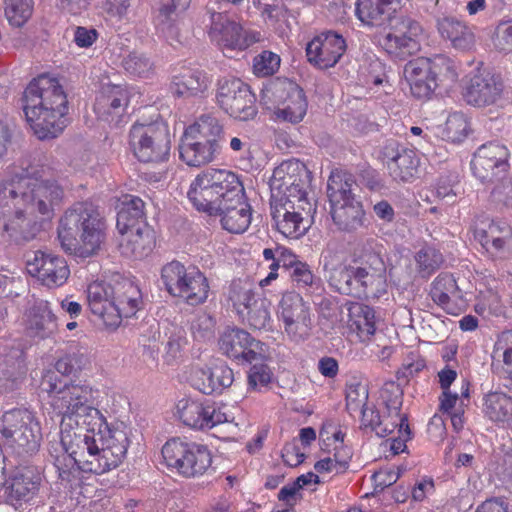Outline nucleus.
<instances>
[{
  "label": "nucleus",
  "instance_id": "53",
  "mask_svg": "<svg viewBox=\"0 0 512 512\" xmlns=\"http://www.w3.org/2000/svg\"><path fill=\"white\" fill-rule=\"evenodd\" d=\"M5 16L15 26H23L33 12V0H4Z\"/></svg>",
  "mask_w": 512,
  "mask_h": 512
},
{
  "label": "nucleus",
  "instance_id": "34",
  "mask_svg": "<svg viewBox=\"0 0 512 512\" xmlns=\"http://www.w3.org/2000/svg\"><path fill=\"white\" fill-rule=\"evenodd\" d=\"M437 28L440 35L449 40L459 50H469L475 45V35L462 21L454 17L438 19Z\"/></svg>",
  "mask_w": 512,
  "mask_h": 512
},
{
  "label": "nucleus",
  "instance_id": "14",
  "mask_svg": "<svg viewBox=\"0 0 512 512\" xmlns=\"http://www.w3.org/2000/svg\"><path fill=\"white\" fill-rule=\"evenodd\" d=\"M216 100L226 114L240 121L252 120L258 113L254 93L237 78L218 82Z\"/></svg>",
  "mask_w": 512,
  "mask_h": 512
},
{
  "label": "nucleus",
  "instance_id": "23",
  "mask_svg": "<svg viewBox=\"0 0 512 512\" xmlns=\"http://www.w3.org/2000/svg\"><path fill=\"white\" fill-rule=\"evenodd\" d=\"M346 50V43L343 37L333 31L323 32L306 47L308 61L320 69L333 67L342 57Z\"/></svg>",
  "mask_w": 512,
  "mask_h": 512
},
{
  "label": "nucleus",
  "instance_id": "61",
  "mask_svg": "<svg viewBox=\"0 0 512 512\" xmlns=\"http://www.w3.org/2000/svg\"><path fill=\"white\" fill-rule=\"evenodd\" d=\"M279 55L271 51H263L257 55L253 61V71L255 75L267 77L273 75L280 67Z\"/></svg>",
  "mask_w": 512,
  "mask_h": 512
},
{
  "label": "nucleus",
  "instance_id": "9",
  "mask_svg": "<svg viewBox=\"0 0 512 512\" xmlns=\"http://www.w3.org/2000/svg\"><path fill=\"white\" fill-rule=\"evenodd\" d=\"M129 145L140 162L166 161L171 149L168 126L159 119L151 122L138 120L130 128Z\"/></svg>",
  "mask_w": 512,
  "mask_h": 512
},
{
  "label": "nucleus",
  "instance_id": "54",
  "mask_svg": "<svg viewBox=\"0 0 512 512\" xmlns=\"http://www.w3.org/2000/svg\"><path fill=\"white\" fill-rule=\"evenodd\" d=\"M470 131V124L463 113L454 112L446 120L444 137L451 142H461Z\"/></svg>",
  "mask_w": 512,
  "mask_h": 512
},
{
  "label": "nucleus",
  "instance_id": "17",
  "mask_svg": "<svg viewBox=\"0 0 512 512\" xmlns=\"http://www.w3.org/2000/svg\"><path fill=\"white\" fill-rule=\"evenodd\" d=\"M310 181L311 172L303 162L297 159L283 161L273 170L270 178V199L282 201L288 194L305 193Z\"/></svg>",
  "mask_w": 512,
  "mask_h": 512
},
{
  "label": "nucleus",
  "instance_id": "28",
  "mask_svg": "<svg viewBox=\"0 0 512 512\" xmlns=\"http://www.w3.org/2000/svg\"><path fill=\"white\" fill-rule=\"evenodd\" d=\"M119 233L121 234L119 249L125 257L142 259L152 252L155 245V233L148 224H142L141 227L127 229V231Z\"/></svg>",
  "mask_w": 512,
  "mask_h": 512
},
{
  "label": "nucleus",
  "instance_id": "10",
  "mask_svg": "<svg viewBox=\"0 0 512 512\" xmlns=\"http://www.w3.org/2000/svg\"><path fill=\"white\" fill-rule=\"evenodd\" d=\"M161 280L171 296L182 298L189 305L202 304L208 298V280L195 266L171 261L162 267Z\"/></svg>",
  "mask_w": 512,
  "mask_h": 512
},
{
  "label": "nucleus",
  "instance_id": "16",
  "mask_svg": "<svg viewBox=\"0 0 512 512\" xmlns=\"http://www.w3.org/2000/svg\"><path fill=\"white\" fill-rule=\"evenodd\" d=\"M216 4L214 2L206 7L210 22L208 35L212 41L220 47L239 50L247 49L260 41L259 32L244 30L239 23L230 20L224 13L216 11L214 8Z\"/></svg>",
  "mask_w": 512,
  "mask_h": 512
},
{
  "label": "nucleus",
  "instance_id": "27",
  "mask_svg": "<svg viewBox=\"0 0 512 512\" xmlns=\"http://www.w3.org/2000/svg\"><path fill=\"white\" fill-rule=\"evenodd\" d=\"M400 3L401 0H357L356 15L368 26H391Z\"/></svg>",
  "mask_w": 512,
  "mask_h": 512
},
{
  "label": "nucleus",
  "instance_id": "20",
  "mask_svg": "<svg viewBox=\"0 0 512 512\" xmlns=\"http://www.w3.org/2000/svg\"><path fill=\"white\" fill-rule=\"evenodd\" d=\"M219 348L229 358L245 363H253V360L259 359L267 352L265 343L237 327L228 328L222 333Z\"/></svg>",
  "mask_w": 512,
  "mask_h": 512
},
{
  "label": "nucleus",
  "instance_id": "41",
  "mask_svg": "<svg viewBox=\"0 0 512 512\" xmlns=\"http://www.w3.org/2000/svg\"><path fill=\"white\" fill-rule=\"evenodd\" d=\"M26 373L22 353L14 351L0 358V391H13Z\"/></svg>",
  "mask_w": 512,
  "mask_h": 512
},
{
  "label": "nucleus",
  "instance_id": "2",
  "mask_svg": "<svg viewBox=\"0 0 512 512\" xmlns=\"http://www.w3.org/2000/svg\"><path fill=\"white\" fill-rule=\"evenodd\" d=\"M22 101L26 120L40 140L57 137L67 126L68 99L56 78L46 74L34 78Z\"/></svg>",
  "mask_w": 512,
  "mask_h": 512
},
{
  "label": "nucleus",
  "instance_id": "62",
  "mask_svg": "<svg viewBox=\"0 0 512 512\" xmlns=\"http://www.w3.org/2000/svg\"><path fill=\"white\" fill-rule=\"evenodd\" d=\"M402 383H395L394 381L385 382L381 390V398L383 399L387 410L390 415L392 413H398L402 406Z\"/></svg>",
  "mask_w": 512,
  "mask_h": 512
},
{
  "label": "nucleus",
  "instance_id": "1",
  "mask_svg": "<svg viewBox=\"0 0 512 512\" xmlns=\"http://www.w3.org/2000/svg\"><path fill=\"white\" fill-rule=\"evenodd\" d=\"M193 206L209 216H217L223 229L243 233L251 223V207L237 174L225 169H207L191 183L187 193Z\"/></svg>",
  "mask_w": 512,
  "mask_h": 512
},
{
  "label": "nucleus",
  "instance_id": "22",
  "mask_svg": "<svg viewBox=\"0 0 512 512\" xmlns=\"http://www.w3.org/2000/svg\"><path fill=\"white\" fill-rule=\"evenodd\" d=\"M392 28L394 31L385 37V47L388 53L403 60L420 50L418 38L422 33V27L417 21L411 18H402L396 21Z\"/></svg>",
  "mask_w": 512,
  "mask_h": 512
},
{
  "label": "nucleus",
  "instance_id": "64",
  "mask_svg": "<svg viewBox=\"0 0 512 512\" xmlns=\"http://www.w3.org/2000/svg\"><path fill=\"white\" fill-rule=\"evenodd\" d=\"M492 357H503V362L507 366V372L512 380V330L504 331L498 337Z\"/></svg>",
  "mask_w": 512,
  "mask_h": 512
},
{
  "label": "nucleus",
  "instance_id": "11",
  "mask_svg": "<svg viewBox=\"0 0 512 512\" xmlns=\"http://www.w3.org/2000/svg\"><path fill=\"white\" fill-rule=\"evenodd\" d=\"M262 100L276 108L277 118L291 123H299L308 106L303 89L288 78L270 80L262 89Z\"/></svg>",
  "mask_w": 512,
  "mask_h": 512
},
{
  "label": "nucleus",
  "instance_id": "49",
  "mask_svg": "<svg viewBox=\"0 0 512 512\" xmlns=\"http://www.w3.org/2000/svg\"><path fill=\"white\" fill-rule=\"evenodd\" d=\"M228 298L241 316H244L245 309L257 299L254 297L251 283L242 279H235L231 282Z\"/></svg>",
  "mask_w": 512,
  "mask_h": 512
},
{
  "label": "nucleus",
  "instance_id": "46",
  "mask_svg": "<svg viewBox=\"0 0 512 512\" xmlns=\"http://www.w3.org/2000/svg\"><path fill=\"white\" fill-rule=\"evenodd\" d=\"M507 87L500 73L487 71L482 75V104L503 107L507 102Z\"/></svg>",
  "mask_w": 512,
  "mask_h": 512
},
{
  "label": "nucleus",
  "instance_id": "51",
  "mask_svg": "<svg viewBox=\"0 0 512 512\" xmlns=\"http://www.w3.org/2000/svg\"><path fill=\"white\" fill-rule=\"evenodd\" d=\"M321 264L329 283L338 289L342 276L347 270V264H342V256L331 249H327L322 253Z\"/></svg>",
  "mask_w": 512,
  "mask_h": 512
},
{
  "label": "nucleus",
  "instance_id": "55",
  "mask_svg": "<svg viewBox=\"0 0 512 512\" xmlns=\"http://www.w3.org/2000/svg\"><path fill=\"white\" fill-rule=\"evenodd\" d=\"M305 211H307V217L311 219V213L315 210L313 208V205L310 203V201L307 198V192L305 193H299L297 195L288 194L287 197H284L282 201H276V199H270V207L271 211H276V209L282 210L285 212L284 209H287L289 211H294L295 213L301 212V208H304Z\"/></svg>",
  "mask_w": 512,
  "mask_h": 512
},
{
  "label": "nucleus",
  "instance_id": "43",
  "mask_svg": "<svg viewBox=\"0 0 512 512\" xmlns=\"http://www.w3.org/2000/svg\"><path fill=\"white\" fill-rule=\"evenodd\" d=\"M420 160L416 153L410 149H402L388 161V170L396 181L409 182L418 172Z\"/></svg>",
  "mask_w": 512,
  "mask_h": 512
},
{
  "label": "nucleus",
  "instance_id": "26",
  "mask_svg": "<svg viewBox=\"0 0 512 512\" xmlns=\"http://www.w3.org/2000/svg\"><path fill=\"white\" fill-rule=\"evenodd\" d=\"M112 314L108 317V327L116 328L122 318H130L136 314L142 304L141 292L137 285L126 280L113 288Z\"/></svg>",
  "mask_w": 512,
  "mask_h": 512
},
{
  "label": "nucleus",
  "instance_id": "24",
  "mask_svg": "<svg viewBox=\"0 0 512 512\" xmlns=\"http://www.w3.org/2000/svg\"><path fill=\"white\" fill-rule=\"evenodd\" d=\"M41 476L35 466H18L6 481L8 502L16 509L30 502L36 495Z\"/></svg>",
  "mask_w": 512,
  "mask_h": 512
},
{
  "label": "nucleus",
  "instance_id": "19",
  "mask_svg": "<svg viewBox=\"0 0 512 512\" xmlns=\"http://www.w3.org/2000/svg\"><path fill=\"white\" fill-rule=\"evenodd\" d=\"M179 419L193 429L207 430L228 422L225 412L214 402L183 398L176 405Z\"/></svg>",
  "mask_w": 512,
  "mask_h": 512
},
{
  "label": "nucleus",
  "instance_id": "12",
  "mask_svg": "<svg viewBox=\"0 0 512 512\" xmlns=\"http://www.w3.org/2000/svg\"><path fill=\"white\" fill-rule=\"evenodd\" d=\"M41 389L53 397L54 406L62 417L73 416L93 402V389L89 385L75 382H63L53 371L45 373L41 380Z\"/></svg>",
  "mask_w": 512,
  "mask_h": 512
},
{
  "label": "nucleus",
  "instance_id": "40",
  "mask_svg": "<svg viewBox=\"0 0 512 512\" xmlns=\"http://www.w3.org/2000/svg\"><path fill=\"white\" fill-rule=\"evenodd\" d=\"M430 77L435 79L439 89L449 90L458 80V68L453 59L438 54L433 58H426Z\"/></svg>",
  "mask_w": 512,
  "mask_h": 512
},
{
  "label": "nucleus",
  "instance_id": "13",
  "mask_svg": "<svg viewBox=\"0 0 512 512\" xmlns=\"http://www.w3.org/2000/svg\"><path fill=\"white\" fill-rule=\"evenodd\" d=\"M162 456L169 467H174L185 477L202 475L211 465L208 448L196 443L172 439L162 447Z\"/></svg>",
  "mask_w": 512,
  "mask_h": 512
},
{
  "label": "nucleus",
  "instance_id": "60",
  "mask_svg": "<svg viewBox=\"0 0 512 512\" xmlns=\"http://www.w3.org/2000/svg\"><path fill=\"white\" fill-rule=\"evenodd\" d=\"M351 314L356 317L354 324L357 329L368 335L375 332V312L373 308L364 304H356L350 310Z\"/></svg>",
  "mask_w": 512,
  "mask_h": 512
},
{
  "label": "nucleus",
  "instance_id": "57",
  "mask_svg": "<svg viewBox=\"0 0 512 512\" xmlns=\"http://www.w3.org/2000/svg\"><path fill=\"white\" fill-rule=\"evenodd\" d=\"M89 364L88 357L81 352L67 353L57 360L55 369L62 375H76Z\"/></svg>",
  "mask_w": 512,
  "mask_h": 512
},
{
  "label": "nucleus",
  "instance_id": "42",
  "mask_svg": "<svg viewBox=\"0 0 512 512\" xmlns=\"http://www.w3.org/2000/svg\"><path fill=\"white\" fill-rule=\"evenodd\" d=\"M512 245V230L505 222L492 221L488 228L482 230V247H485L487 252H494L504 257L506 249Z\"/></svg>",
  "mask_w": 512,
  "mask_h": 512
},
{
  "label": "nucleus",
  "instance_id": "48",
  "mask_svg": "<svg viewBox=\"0 0 512 512\" xmlns=\"http://www.w3.org/2000/svg\"><path fill=\"white\" fill-rule=\"evenodd\" d=\"M484 406L485 414L492 421H505L512 416V398L504 393L488 394Z\"/></svg>",
  "mask_w": 512,
  "mask_h": 512
},
{
  "label": "nucleus",
  "instance_id": "35",
  "mask_svg": "<svg viewBox=\"0 0 512 512\" xmlns=\"http://www.w3.org/2000/svg\"><path fill=\"white\" fill-rule=\"evenodd\" d=\"M147 224L145 203L137 196H124L117 213L116 227L119 232Z\"/></svg>",
  "mask_w": 512,
  "mask_h": 512
},
{
  "label": "nucleus",
  "instance_id": "52",
  "mask_svg": "<svg viewBox=\"0 0 512 512\" xmlns=\"http://www.w3.org/2000/svg\"><path fill=\"white\" fill-rule=\"evenodd\" d=\"M270 305L266 298L258 297L245 309L244 315L250 327L257 330L267 328L270 323Z\"/></svg>",
  "mask_w": 512,
  "mask_h": 512
},
{
  "label": "nucleus",
  "instance_id": "39",
  "mask_svg": "<svg viewBox=\"0 0 512 512\" xmlns=\"http://www.w3.org/2000/svg\"><path fill=\"white\" fill-rule=\"evenodd\" d=\"M186 129L196 135L198 139L207 141L219 150L221 149L225 132L222 121L216 115L212 113L202 114Z\"/></svg>",
  "mask_w": 512,
  "mask_h": 512
},
{
  "label": "nucleus",
  "instance_id": "45",
  "mask_svg": "<svg viewBox=\"0 0 512 512\" xmlns=\"http://www.w3.org/2000/svg\"><path fill=\"white\" fill-rule=\"evenodd\" d=\"M206 88V77L200 71L187 70L175 76L170 84V91L176 97L196 96Z\"/></svg>",
  "mask_w": 512,
  "mask_h": 512
},
{
  "label": "nucleus",
  "instance_id": "38",
  "mask_svg": "<svg viewBox=\"0 0 512 512\" xmlns=\"http://www.w3.org/2000/svg\"><path fill=\"white\" fill-rule=\"evenodd\" d=\"M27 330L30 336L46 339L57 331L56 317L48 303L35 305L29 313Z\"/></svg>",
  "mask_w": 512,
  "mask_h": 512
},
{
  "label": "nucleus",
  "instance_id": "31",
  "mask_svg": "<svg viewBox=\"0 0 512 512\" xmlns=\"http://www.w3.org/2000/svg\"><path fill=\"white\" fill-rule=\"evenodd\" d=\"M220 150L207 141L198 139L196 135L185 129L179 143L181 160L192 167H199L214 160Z\"/></svg>",
  "mask_w": 512,
  "mask_h": 512
},
{
  "label": "nucleus",
  "instance_id": "63",
  "mask_svg": "<svg viewBox=\"0 0 512 512\" xmlns=\"http://www.w3.org/2000/svg\"><path fill=\"white\" fill-rule=\"evenodd\" d=\"M493 47L500 52H512V20L500 22L491 35Z\"/></svg>",
  "mask_w": 512,
  "mask_h": 512
},
{
  "label": "nucleus",
  "instance_id": "36",
  "mask_svg": "<svg viewBox=\"0 0 512 512\" xmlns=\"http://www.w3.org/2000/svg\"><path fill=\"white\" fill-rule=\"evenodd\" d=\"M191 0H159L156 15V27L166 37L177 35L176 22L181 13L190 5Z\"/></svg>",
  "mask_w": 512,
  "mask_h": 512
},
{
  "label": "nucleus",
  "instance_id": "58",
  "mask_svg": "<svg viewBox=\"0 0 512 512\" xmlns=\"http://www.w3.org/2000/svg\"><path fill=\"white\" fill-rule=\"evenodd\" d=\"M265 356L253 360L248 373V385L253 390H260L262 387L268 386L271 382L272 372L269 366L264 362Z\"/></svg>",
  "mask_w": 512,
  "mask_h": 512
},
{
  "label": "nucleus",
  "instance_id": "37",
  "mask_svg": "<svg viewBox=\"0 0 512 512\" xmlns=\"http://www.w3.org/2000/svg\"><path fill=\"white\" fill-rule=\"evenodd\" d=\"M113 288L104 282H92L87 287V303L90 311L108 326V317L115 310L112 302Z\"/></svg>",
  "mask_w": 512,
  "mask_h": 512
},
{
  "label": "nucleus",
  "instance_id": "8",
  "mask_svg": "<svg viewBox=\"0 0 512 512\" xmlns=\"http://www.w3.org/2000/svg\"><path fill=\"white\" fill-rule=\"evenodd\" d=\"M0 432L19 457L35 454L42 439L40 424L33 412L26 408L6 411L1 419Z\"/></svg>",
  "mask_w": 512,
  "mask_h": 512
},
{
  "label": "nucleus",
  "instance_id": "4",
  "mask_svg": "<svg viewBox=\"0 0 512 512\" xmlns=\"http://www.w3.org/2000/svg\"><path fill=\"white\" fill-rule=\"evenodd\" d=\"M106 221L90 202H77L60 218L57 228L62 248L87 258L98 252L106 237Z\"/></svg>",
  "mask_w": 512,
  "mask_h": 512
},
{
  "label": "nucleus",
  "instance_id": "44",
  "mask_svg": "<svg viewBox=\"0 0 512 512\" xmlns=\"http://www.w3.org/2000/svg\"><path fill=\"white\" fill-rule=\"evenodd\" d=\"M429 295L433 302L446 309L452 301L462 299L461 290L452 274L441 273L431 283Z\"/></svg>",
  "mask_w": 512,
  "mask_h": 512
},
{
  "label": "nucleus",
  "instance_id": "29",
  "mask_svg": "<svg viewBox=\"0 0 512 512\" xmlns=\"http://www.w3.org/2000/svg\"><path fill=\"white\" fill-rule=\"evenodd\" d=\"M427 60L418 57L410 60L404 67V76L410 85L411 94L420 100L430 99L433 93L439 89L435 79L430 77Z\"/></svg>",
  "mask_w": 512,
  "mask_h": 512
},
{
  "label": "nucleus",
  "instance_id": "3",
  "mask_svg": "<svg viewBox=\"0 0 512 512\" xmlns=\"http://www.w3.org/2000/svg\"><path fill=\"white\" fill-rule=\"evenodd\" d=\"M64 189L56 180L42 179L39 171L33 168L22 169L8 182L0 181V208L14 207L21 203L25 212L51 220L64 199Z\"/></svg>",
  "mask_w": 512,
  "mask_h": 512
},
{
  "label": "nucleus",
  "instance_id": "21",
  "mask_svg": "<svg viewBox=\"0 0 512 512\" xmlns=\"http://www.w3.org/2000/svg\"><path fill=\"white\" fill-rule=\"evenodd\" d=\"M27 270L49 288L62 286L70 274L63 257L43 251L35 252L34 258L27 261Z\"/></svg>",
  "mask_w": 512,
  "mask_h": 512
},
{
  "label": "nucleus",
  "instance_id": "59",
  "mask_svg": "<svg viewBox=\"0 0 512 512\" xmlns=\"http://www.w3.org/2000/svg\"><path fill=\"white\" fill-rule=\"evenodd\" d=\"M125 71L133 76L147 77L152 71V63L144 54L131 52L122 60Z\"/></svg>",
  "mask_w": 512,
  "mask_h": 512
},
{
  "label": "nucleus",
  "instance_id": "6",
  "mask_svg": "<svg viewBox=\"0 0 512 512\" xmlns=\"http://www.w3.org/2000/svg\"><path fill=\"white\" fill-rule=\"evenodd\" d=\"M355 181L347 173H331L327 182V196L333 223L340 231L354 232L364 227L366 217L361 201L353 191Z\"/></svg>",
  "mask_w": 512,
  "mask_h": 512
},
{
  "label": "nucleus",
  "instance_id": "5",
  "mask_svg": "<svg viewBox=\"0 0 512 512\" xmlns=\"http://www.w3.org/2000/svg\"><path fill=\"white\" fill-rule=\"evenodd\" d=\"M337 291L357 299L380 298L387 292L386 265L375 240L354 249Z\"/></svg>",
  "mask_w": 512,
  "mask_h": 512
},
{
  "label": "nucleus",
  "instance_id": "32",
  "mask_svg": "<svg viewBox=\"0 0 512 512\" xmlns=\"http://www.w3.org/2000/svg\"><path fill=\"white\" fill-rule=\"evenodd\" d=\"M276 209L271 211V216L277 230L285 237L297 239L303 236L311 225V219L307 217V211L303 207L300 209L301 212L295 213L284 209Z\"/></svg>",
  "mask_w": 512,
  "mask_h": 512
},
{
  "label": "nucleus",
  "instance_id": "18",
  "mask_svg": "<svg viewBox=\"0 0 512 512\" xmlns=\"http://www.w3.org/2000/svg\"><path fill=\"white\" fill-rule=\"evenodd\" d=\"M280 309L288 337L294 342L306 340L312 330L309 305L298 293L289 292L282 296Z\"/></svg>",
  "mask_w": 512,
  "mask_h": 512
},
{
  "label": "nucleus",
  "instance_id": "15",
  "mask_svg": "<svg viewBox=\"0 0 512 512\" xmlns=\"http://www.w3.org/2000/svg\"><path fill=\"white\" fill-rule=\"evenodd\" d=\"M73 416L62 417L60 424V435L64 442L76 450H80L88 442L108 425L106 418L93 406V402L87 405L82 411Z\"/></svg>",
  "mask_w": 512,
  "mask_h": 512
},
{
  "label": "nucleus",
  "instance_id": "33",
  "mask_svg": "<svg viewBox=\"0 0 512 512\" xmlns=\"http://www.w3.org/2000/svg\"><path fill=\"white\" fill-rule=\"evenodd\" d=\"M509 150L499 142H489L482 144V169L487 172L482 175V179L489 177L488 172L491 171L490 180L493 177L502 179L509 168Z\"/></svg>",
  "mask_w": 512,
  "mask_h": 512
},
{
  "label": "nucleus",
  "instance_id": "30",
  "mask_svg": "<svg viewBox=\"0 0 512 512\" xmlns=\"http://www.w3.org/2000/svg\"><path fill=\"white\" fill-rule=\"evenodd\" d=\"M129 103V92L123 85L105 84L98 93L94 111L103 119L108 120V116H120L125 112Z\"/></svg>",
  "mask_w": 512,
  "mask_h": 512
},
{
  "label": "nucleus",
  "instance_id": "56",
  "mask_svg": "<svg viewBox=\"0 0 512 512\" xmlns=\"http://www.w3.org/2000/svg\"><path fill=\"white\" fill-rule=\"evenodd\" d=\"M462 98L471 106L478 107L480 103V64L462 79Z\"/></svg>",
  "mask_w": 512,
  "mask_h": 512
},
{
  "label": "nucleus",
  "instance_id": "7",
  "mask_svg": "<svg viewBox=\"0 0 512 512\" xmlns=\"http://www.w3.org/2000/svg\"><path fill=\"white\" fill-rule=\"evenodd\" d=\"M130 429L123 423L112 427L109 425L97 432L85 446L91 456L90 469L94 468L95 474H104L116 468L124 460L129 446Z\"/></svg>",
  "mask_w": 512,
  "mask_h": 512
},
{
  "label": "nucleus",
  "instance_id": "47",
  "mask_svg": "<svg viewBox=\"0 0 512 512\" xmlns=\"http://www.w3.org/2000/svg\"><path fill=\"white\" fill-rule=\"evenodd\" d=\"M15 208V217L5 223L3 229L15 243L21 244L34 239L40 231V225L27 219L19 205Z\"/></svg>",
  "mask_w": 512,
  "mask_h": 512
},
{
  "label": "nucleus",
  "instance_id": "25",
  "mask_svg": "<svg viewBox=\"0 0 512 512\" xmlns=\"http://www.w3.org/2000/svg\"><path fill=\"white\" fill-rule=\"evenodd\" d=\"M60 442L64 452L54 456L53 465L58 473V478L66 484H72L79 479L80 472L94 473V468L90 469L91 456L88 454V448L83 447L76 450L68 446L64 437L60 435Z\"/></svg>",
  "mask_w": 512,
  "mask_h": 512
},
{
  "label": "nucleus",
  "instance_id": "50",
  "mask_svg": "<svg viewBox=\"0 0 512 512\" xmlns=\"http://www.w3.org/2000/svg\"><path fill=\"white\" fill-rule=\"evenodd\" d=\"M415 261L420 277L428 278L441 267L444 258L439 250L426 245L415 254Z\"/></svg>",
  "mask_w": 512,
  "mask_h": 512
}]
</instances>
